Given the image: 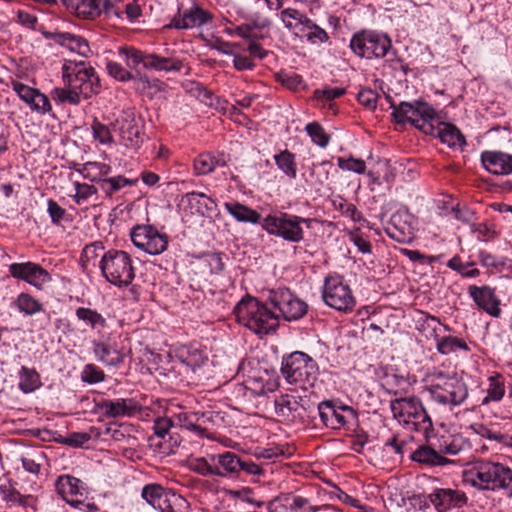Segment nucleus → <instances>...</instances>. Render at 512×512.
Returning a JSON list of instances; mask_svg holds the SVG:
<instances>
[{
  "mask_svg": "<svg viewBox=\"0 0 512 512\" xmlns=\"http://www.w3.org/2000/svg\"><path fill=\"white\" fill-rule=\"evenodd\" d=\"M92 134L93 138L98 141L100 144H111L113 142V137L109 128L103 123L99 122L97 119H94L92 126Z\"/></svg>",
  "mask_w": 512,
  "mask_h": 512,
  "instance_id": "69168bd1",
  "label": "nucleus"
},
{
  "mask_svg": "<svg viewBox=\"0 0 512 512\" xmlns=\"http://www.w3.org/2000/svg\"><path fill=\"white\" fill-rule=\"evenodd\" d=\"M425 390L433 401L443 406H459L468 397V387L457 373L433 372Z\"/></svg>",
  "mask_w": 512,
  "mask_h": 512,
  "instance_id": "f03ea898",
  "label": "nucleus"
},
{
  "mask_svg": "<svg viewBox=\"0 0 512 512\" xmlns=\"http://www.w3.org/2000/svg\"><path fill=\"white\" fill-rule=\"evenodd\" d=\"M97 410L109 418L132 416L139 411V406L133 399L118 398L102 400L96 404Z\"/></svg>",
  "mask_w": 512,
  "mask_h": 512,
  "instance_id": "393cba45",
  "label": "nucleus"
},
{
  "mask_svg": "<svg viewBox=\"0 0 512 512\" xmlns=\"http://www.w3.org/2000/svg\"><path fill=\"white\" fill-rule=\"evenodd\" d=\"M442 325L439 318L425 314L420 323V330L426 333L427 338H432L435 341L440 336L438 333L439 327Z\"/></svg>",
  "mask_w": 512,
  "mask_h": 512,
  "instance_id": "680f3d73",
  "label": "nucleus"
},
{
  "mask_svg": "<svg viewBox=\"0 0 512 512\" xmlns=\"http://www.w3.org/2000/svg\"><path fill=\"white\" fill-rule=\"evenodd\" d=\"M224 208L237 222L250 223L254 225L259 223L262 224L261 214L242 203L237 201L225 202Z\"/></svg>",
  "mask_w": 512,
  "mask_h": 512,
  "instance_id": "473e14b6",
  "label": "nucleus"
},
{
  "mask_svg": "<svg viewBox=\"0 0 512 512\" xmlns=\"http://www.w3.org/2000/svg\"><path fill=\"white\" fill-rule=\"evenodd\" d=\"M81 378L88 384L100 383L104 380V372L94 364H87L84 366L81 373Z\"/></svg>",
  "mask_w": 512,
  "mask_h": 512,
  "instance_id": "338daca9",
  "label": "nucleus"
},
{
  "mask_svg": "<svg viewBox=\"0 0 512 512\" xmlns=\"http://www.w3.org/2000/svg\"><path fill=\"white\" fill-rule=\"evenodd\" d=\"M442 143L447 144L451 148H463L466 140L461 131L454 125L444 123L439 120L435 121V133Z\"/></svg>",
  "mask_w": 512,
  "mask_h": 512,
  "instance_id": "c85d7f7f",
  "label": "nucleus"
},
{
  "mask_svg": "<svg viewBox=\"0 0 512 512\" xmlns=\"http://www.w3.org/2000/svg\"><path fill=\"white\" fill-rule=\"evenodd\" d=\"M435 342L436 350L442 355H450L458 350L469 351V346L466 341L456 336H439Z\"/></svg>",
  "mask_w": 512,
  "mask_h": 512,
  "instance_id": "79ce46f5",
  "label": "nucleus"
},
{
  "mask_svg": "<svg viewBox=\"0 0 512 512\" xmlns=\"http://www.w3.org/2000/svg\"><path fill=\"white\" fill-rule=\"evenodd\" d=\"M19 389L23 393H31L41 386L38 372L34 368L22 366L19 371Z\"/></svg>",
  "mask_w": 512,
  "mask_h": 512,
  "instance_id": "37998d69",
  "label": "nucleus"
},
{
  "mask_svg": "<svg viewBox=\"0 0 512 512\" xmlns=\"http://www.w3.org/2000/svg\"><path fill=\"white\" fill-rule=\"evenodd\" d=\"M106 69L108 74L117 81L127 82L134 79V74L129 72L118 62L112 60L107 61Z\"/></svg>",
  "mask_w": 512,
  "mask_h": 512,
  "instance_id": "e2e57ef3",
  "label": "nucleus"
},
{
  "mask_svg": "<svg viewBox=\"0 0 512 512\" xmlns=\"http://www.w3.org/2000/svg\"><path fill=\"white\" fill-rule=\"evenodd\" d=\"M131 240L140 250L150 254L158 255L167 249V236L160 234L150 225L136 226L131 231Z\"/></svg>",
  "mask_w": 512,
  "mask_h": 512,
  "instance_id": "2eb2a0df",
  "label": "nucleus"
},
{
  "mask_svg": "<svg viewBox=\"0 0 512 512\" xmlns=\"http://www.w3.org/2000/svg\"><path fill=\"white\" fill-rule=\"evenodd\" d=\"M468 293L479 308L493 317L500 316V300L495 294V289L487 285L481 287L471 285L468 288Z\"/></svg>",
  "mask_w": 512,
  "mask_h": 512,
  "instance_id": "4be33fe9",
  "label": "nucleus"
},
{
  "mask_svg": "<svg viewBox=\"0 0 512 512\" xmlns=\"http://www.w3.org/2000/svg\"><path fill=\"white\" fill-rule=\"evenodd\" d=\"M173 420L170 417H158L153 424V435L149 437V445L154 452L169 456L174 454L182 438L174 431Z\"/></svg>",
  "mask_w": 512,
  "mask_h": 512,
  "instance_id": "ddd939ff",
  "label": "nucleus"
},
{
  "mask_svg": "<svg viewBox=\"0 0 512 512\" xmlns=\"http://www.w3.org/2000/svg\"><path fill=\"white\" fill-rule=\"evenodd\" d=\"M103 277L117 287H126L135 278V269L130 255L122 250L111 249L105 252L100 261Z\"/></svg>",
  "mask_w": 512,
  "mask_h": 512,
  "instance_id": "6e6552de",
  "label": "nucleus"
},
{
  "mask_svg": "<svg viewBox=\"0 0 512 512\" xmlns=\"http://www.w3.org/2000/svg\"><path fill=\"white\" fill-rule=\"evenodd\" d=\"M346 93L345 88L338 87H324L323 89H317L314 91V98L323 104L324 107L329 110L336 112V104L333 102L334 99L343 96Z\"/></svg>",
  "mask_w": 512,
  "mask_h": 512,
  "instance_id": "de8ad7c7",
  "label": "nucleus"
},
{
  "mask_svg": "<svg viewBox=\"0 0 512 512\" xmlns=\"http://www.w3.org/2000/svg\"><path fill=\"white\" fill-rule=\"evenodd\" d=\"M402 217L400 213L393 214L385 231L391 239L399 243H409L414 238L413 227L407 221H402Z\"/></svg>",
  "mask_w": 512,
  "mask_h": 512,
  "instance_id": "c756f323",
  "label": "nucleus"
},
{
  "mask_svg": "<svg viewBox=\"0 0 512 512\" xmlns=\"http://www.w3.org/2000/svg\"><path fill=\"white\" fill-rule=\"evenodd\" d=\"M390 409L400 425L410 431L426 435L432 429V420L418 397L391 400Z\"/></svg>",
  "mask_w": 512,
  "mask_h": 512,
  "instance_id": "20e7f679",
  "label": "nucleus"
},
{
  "mask_svg": "<svg viewBox=\"0 0 512 512\" xmlns=\"http://www.w3.org/2000/svg\"><path fill=\"white\" fill-rule=\"evenodd\" d=\"M227 163L224 153L213 154L204 152L199 154L193 163L194 173L196 175H207L215 170L216 167H223Z\"/></svg>",
  "mask_w": 512,
  "mask_h": 512,
  "instance_id": "2f4dec72",
  "label": "nucleus"
},
{
  "mask_svg": "<svg viewBox=\"0 0 512 512\" xmlns=\"http://www.w3.org/2000/svg\"><path fill=\"white\" fill-rule=\"evenodd\" d=\"M378 97V93L370 88H363L357 94L358 102L369 110L376 108Z\"/></svg>",
  "mask_w": 512,
  "mask_h": 512,
  "instance_id": "774afa93",
  "label": "nucleus"
},
{
  "mask_svg": "<svg viewBox=\"0 0 512 512\" xmlns=\"http://www.w3.org/2000/svg\"><path fill=\"white\" fill-rule=\"evenodd\" d=\"M280 19L289 32L300 35V29L310 18L295 8H285L280 12Z\"/></svg>",
  "mask_w": 512,
  "mask_h": 512,
  "instance_id": "4c0bfd02",
  "label": "nucleus"
},
{
  "mask_svg": "<svg viewBox=\"0 0 512 512\" xmlns=\"http://www.w3.org/2000/svg\"><path fill=\"white\" fill-rule=\"evenodd\" d=\"M75 194L72 196L76 204L81 205L90 197L97 195V188L86 183H74Z\"/></svg>",
  "mask_w": 512,
  "mask_h": 512,
  "instance_id": "0e129e2a",
  "label": "nucleus"
},
{
  "mask_svg": "<svg viewBox=\"0 0 512 512\" xmlns=\"http://www.w3.org/2000/svg\"><path fill=\"white\" fill-rule=\"evenodd\" d=\"M237 321L250 331L263 337L276 331L279 326V315L266 304L254 297L243 298L235 307Z\"/></svg>",
  "mask_w": 512,
  "mask_h": 512,
  "instance_id": "f257e3e1",
  "label": "nucleus"
},
{
  "mask_svg": "<svg viewBox=\"0 0 512 512\" xmlns=\"http://www.w3.org/2000/svg\"><path fill=\"white\" fill-rule=\"evenodd\" d=\"M488 381L487 396L483 399V404L490 401H500L505 394V381L501 374L495 373L488 378Z\"/></svg>",
  "mask_w": 512,
  "mask_h": 512,
  "instance_id": "5fc2aeb1",
  "label": "nucleus"
},
{
  "mask_svg": "<svg viewBox=\"0 0 512 512\" xmlns=\"http://www.w3.org/2000/svg\"><path fill=\"white\" fill-rule=\"evenodd\" d=\"M300 34H304L306 40L313 45L323 44L329 40L328 33L311 19L305 22V26L300 29Z\"/></svg>",
  "mask_w": 512,
  "mask_h": 512,
  "instance_id": "8fccbe9b",
  "label": "nucleus"
},
{
  "mask_svg": "<svg viewBox=\"0 0 512 512\" xmlns=\"http://www.w3.org/2000/svg\"><path fill=\"white\" fill-rule=\"evenodd\" d=\"M484 168L495 175L512 173V155L501 151H484L481 154Z\"/></svg>",
  "mask_w": 512,
  "mask_h": 512,
  "instance_id": "a878e982",
  "label": "nucleus"
},
{
  "mask_svg": "<svg viewBox=\"0 0 512 512\" xmlns=\"http://www.w3.org/2000/svg\"><path fill=\"white\" fill-rule=\"evenodd\" d=\"M79 172L85 179L100 184L111 173V167L106 163L89 161L81 166Z\"/></svg>",
  "mask_w": 512,
  "mask_h": 512,
  "instance_id": "a19ab883",
  "label": "nucleus"
},
{
  "mask_svg": "<svg viewBox=\"0 0 512 512\" xmlns=\"http://www.w3.org/2000/svg\"><path fill=\"white\" fill-rule=\"evenodd\" d=\"M12 88L18 97L29 106L32 112L44 115L52 111L48 97L38 89L18 81L12 82Z\"/></svg>",
  "mask_w": 512,
  "mask_h": 512,
  "instance_id": "6ab92c4d",
  "label": "nucleus"
},
{
  "mask_svg": "<svg viewBox=\"0 0 512 512\" xmlns=\"http://www.w3.org/2000/svg\"><path fill=\"white\" fill-rule=\"evenodd\" d=\"M267 303L270 304L286 321H295L302 318L308 310V305L299 299L289 289L279 288L269 292Z\"/></svg>",
  "mask_w": 512,
  "mask_h": 512,
  "instance_id": "f8f14e48",
  "label": "nucleus"
},
{
  "mask_svg": "<svg viewBox=\"0 0 512 512\" xmlns=\"http://www.w3.org/2000/svg\"><path fill=\"white\" fill-rule=\"evenodd\" d=\"M57 493L67 502L71 500L70 496L83 495V487L81 481L70 475H61L55 483Z\"/></svg>",
  "mask_w": 512,
  "mask_h": 512,
  "instance_id": "e433bc0d",
  "label": "nucleus"
},
{
  "mask_svg": "<svg viewBox=\"0 0 512 512\" xmlns=\"http://www.w3.org/2000/svg\"><path fill=\"white\" fill-rule=\"evenodd\" d=\"M119 56L125 61L130 69H137L141 64L144 68L148 69L150 61V53H144L134 47H120L118 49Z\"/></svg>",
  "mask_w": 512,
  "mask_h": 512,
  "instance_id": "ea45409f",
  "label": "nucleus"
},
{
  "mask_svg": "<svg viewBox=\"0 0 512 512\" xmlns=\"http://www.w3.org/2000/svg\"><path fill=\"white\" fill-rule=\"evenodd\" d=\"M136 182L137 179H129L119 175L115 177H105L99 184V187L107 197H111L122 188L126 186H133Z\"/></svg>",
  "mask_w": 512,
  "mask_h": 512,
  "instance_id": "3c124183",
  "label": "nucleus"
},
{
  "mask_svg": "<svg viewBox=\"0 0 512 512\" xmlns=\"http://www.w3.org/2000/svg\"><path fill=\"white\" fill-rule=\"evenodd\" d=\"M313 507L308 498L288 493L270 501L269 512H314Z\"/></svg>",
  "mask_w": 512,
  "mask_h": 512,
  "instance_id": "5701e85b",
  "label": "nucleus"
},
{
  "mask_svg": "<svg viewBox=\"0 0 512 512\" xmlns=\"http://www.w3.org/2000/svg\"><path fill=\"white\" fill-rule=\"evenodd\" d=\"M275 163L279 170H281L290 179H295L297 176V168L295 155L289 150L285 149L280 153L274 155Z\"/></svg>",
  "mask_w": 512,
  "mask_h": 512,
  "instance_id": "09e8293b",
  "label": "nucleus"
},
{
  "mask_svg": "<svg viewBox=\"0 0 512 512\" xmlns=\"http://www.w3.org/2000/svg\"><path fill=\"white\" fill-rule=\"evenodd\" d=\"M337 164L341 170H346L357 174H365L366 172L365 161L362 159L354 158L352 156L348 158L338 157Z\"/></svg>",
  "mask_w": 512,
  "mask_h": 512,
  "instance_id": "052dcab7",
  "label": "nucleus"
},
{
  "mask_svg": "<svg viewBox=\"0 0 512 512\" xmlns=\"http://www.w3.org/2000/svg\"><path fill=\"white\" fill-rule=\"evenodd\" d=\"M9 273L13 278L22 280L37 290H43L52 281V276L46 269L31 261L10 264Z\"/></svg>",
  "mask_w": 512,
  "mask_h": 512,
  "instance_id": "f3484780",
  "label": "nucleus"
},
{
  "mask_svg": "<svg viewBox=\"0 0 512 512\" xmlns=\"http://www.w3.org/2000/svg\"><path fill=\"white\" fill-rule=\"evenodd\" d=\"M187 463L190 471L203 477L215 476V473H219L216 469L214 453L203 457H191Z\"/></svg>",
  "mask_w": 512,
  "mask_h": 512,
  "instance_id": "58836bf2",
  "label": "nucleus"
},
{
  "mask_svg": "<svg viewBox=\"0 0 512 512\" xmlns=\"http://www.w3.org/2000/svg\"><path fill=\"white\" fill-rule=\"evenodd\" d=\"M185 67V62L174 55L160 56L150 53L148 69L163 72H180Z\"/></svg>",
  "mask_w": 512,
  "mask_h": 512,
  "instance_id": "f704fd0d",
  "label": "nucleus"
},
{
  "mask_svg": "<svg viewBox=\"0 0 512 512\" xmlns=\"http://www.w3.org/2000/svg\"><path fill=\"white\" fill-rule=\"evenodd\" d=\"M411 459L415 462L428 466H444L452 463V461L445 458L441 453L437 452L429 446H419L411 454Z\"/></svg>",
  "mask_w": 512,
  "mask_h": 512,
  "instance_id": "c9c22d12",
  "label": "nucleus"
},
{
  "mask_svg": "<svg viewBox=\"0 0 512 512\" xmlns=\"http://www.w3.org/2000/svg\"><path fill=\"white\" fill-rule=\"evenodd\" d=\"M0 494L6 502L12 505H19L22 507H31L35 509L36 499L32 495H22L14 488L4 485L0 486Z\"/></svg>",
  "mask_w": 512,
  "mask_h": 512,
  "instance_id": "a18cd8bd",
  "label": "nucleus"
},
{
  "mask_svg": "<svg viewBox=\"0 0 512 512\" xmlns=\"http://www.w3.org/2000/svg\"><path fill=\"white\" fill-rule=\"evenodd\" d=\"M62 78L65 86L73 88L85 99L100 92V80L95 69L84 61L65 60Z\"/></svg>",
  "mask_w": 512,
  "mask_h": 512,
  "instance_id": "423d86ee",
  "label": "nucleus"
},
{
  "mask_svg": "<svg viewBox=\"0 0 512 512\" xmlns=\"http://www.w3.org/2000/svg\"><path fill=\"white\" fill-rule=\"evenodd\" d=\"M93 351L98 361L107 366H119L123 363V354L108 342H94Z\"/></svg>",
  "mask_w": 512,
  "mask_h": 512,
  "instance_id": "72a5a7b5",
  "label": "nucleus"
},
{
  "mask_svg": "<svg viewBox=\"0 0 512 512\" xmlns=\"http://www.w3.org/2000/svg\"><path fill=\"white\" fill-rule=\"evenodd\" d=\"M163 502L164 504H161L158 509L160 512H188L189 504L187 500L171 490H169Z\"/></svg>",
  "mask_w": 512,
  "mask_h": 512,
  "instance_id": "864d4df0",
  "label": "nucleus"
},
{
  "mask_svg": "<svg viewBox=\"0 0 512 512\" xmlns=\"http://www.w3.org/2000/svg\"><path fill=\"white\" fill-rule=\"evenodd\" d=\"M212 19L213 16L210 12L197 5H193L190 8L185 9L178 18H173L169 27L176 29H191L201 27L211 22Z\"/></svg>",
  "mask_w": 512,
  "mask_h": 512,
  "instance_id": "b1692460",
  "label": "nucleus"
},
{
  "mask_svg": "<svg viewBox=\"0 0 512 512\" xmlns=\"http://www.w3.org/2000/svg\"><path fill=\"white\" fill-rule=\"evenodd\" d=\"M305 131L314 144L322 148L328 146L330 142V136L318 122L308 123L305 127Z\"/></svg>",
  "mask_w": 512,
  "mask_h": 512,
  "instance_id": "4d7b16f0",
  "label": "nucleus"
},
{
  "mask_svg": "<svg viewBox=\"0 0 512 512\" xmlns=\"http://www.w3.org/2000/svg\"><path fill=\"white\" fill-rule=\"evenodd\" d=\"M322 298L329 307L343 312L352 311L356 304L351 288L338 274L325 278Z\"/></svg>",
  "mask_w": 512,
  "mask_h": 512,
  "instance_id": "9d476101",
  "label": "nucleus"
},
{
  "mask_svg": "<svg viewBox=\"0 0 512 512\" xmlns=\"http://www.w3.org/2000/svg\"><path fill=\"white\" fill-rule=\"evenodd\" d=\"M473 265V262H469L466 264L463 263L459 256L452 257L447 263V266L450 269L457 271L458 273L461 274V276L465 278H475L479 276L480 271L477 268L468 269V267H472Z\"/></svg>",
  "mask_w": 512,
  "mask_h": 512,
  "instance_id": "13d9d810",
  "label": "nucleus"
},
{
  "mask_svg": "<svg viewBox=\"0 0 512 512\" xmlns=\"http://www.w3.org/2000/svg\"><path fill=\"white\" fill-rule=\"evenodd\" d=\"M53 41L61 46L66 47L72 52H76L81 56L87 57L91 50L85 38L68 32H56L52 34Z\"/></svg>",
  "mask_w": 512,
  "mask_h": 512,
  "instance_id": "7c9ffc66",
  "label": "nucleus"
},
{
  "mask_svg": "<svg viewBox=\"0 0 512 512\" xmlns=\"http://www.w3.org/2000/svg\"><path fill=\"white\" fill-rule=\"evenodd\" d=\"M465 481L481 490L507 489L512 483V471L509 467L491 461L474 462L464 472Z\"/></svg>",
  "mask_w": 512,
  "mask_h": 512,
  "instance_id": "7ed1b4c3",
  "label": "nucleus"
},
{
  "mask_svg": "<svg viewBox=\"0 0 512 512\" xmlns=\"http://www.w3.org/2000/svg\"><path fill=\"white\" fill-rule=\"evenodd\" d=\"M392 116L400 124L411 123L425 134L435 133V121L437 113L434 108L426 102H401L398 106L391 104Z\"/></svg>",
  "mask_w": 512,
  "mask_h": 512,
  "instance_id": "0eeeda50",
  "label": "nucleus"
},
{
  "mask_svg": "<svg viewBox=\"0 0 512 512\" xmlns=\"http://www.w3.org/2000/svg\"><path fill=\"white\" fill-rule=\"evenodd\" d=\"M317 411L321 422L331 429H341L357 419V413L352 407L336 405L333 401L320 402Z\"/></svg>",
  "mask_w": 512,
  "mask_h": 512,
  "instance_id": "dca6fc26",
  "label": "nucleus"
},
{
  "mask_svg": "<svg viewBox=\"0 0 512 512\" xmlns=\"http://www.w3.org/2000/svg\"><path fill=\"white\" fill-rule=\"evenodd\" d=\"M114 129L120 137V143L128 149L137 151L145 141L143 120L132 109L122 111L115 121Z\"/></svg>",
  "mask_w": 512,
  "mask_h": 512,
  "instance_id": "9b49d317",
  "label": "nucleus"
},
{
  "mask_svg": "<svg viewBox=\"0 0 512 512\" xmlns=\"http://www.w3.org/2000/svg\"><path fill=\"white\" fill-rule=\"evenodd\" d=\"M76 316L91 329H103L106 327V319L96 310L79 307L76 309Z\"/></svg>",
  "mask_w": 512,
  "mask_h": 512,
  "instance_id": "603ef678",
  "label": "nucleus"
},
{
  "mask_svg": "<svg viewBox=\"0 0 512 512\" xmlns=\"http://www.w3.org/2000/svg\"><path fill=\"white\" fill-rule=\"evenodd\" d=\"M168 492L169 490L159 484H148L143 487L141 496L147 504L158 510L164 504L163 500Z\"/></svg>",
  "mask_w": 512,
  "mask_h": 512,
  "instance_id": "49530a36",
  "label": "nucleus"
},
{
  "mask_svg": "<svg viewBox=\"0 0 512 512\" xmlns=\"http://www.w3.org/2000/svg\"><path fill=\"white\" fill-rule=\"evenodd\" d=\"M281 373L289 384L306 390L316 382L319 375V367L316 361L308 354L295 351L283 357Z\"/></svg>",
  "mask_w": 512,
  "mask_h": 512,
  "instance_id": "39448f33",
  "label": "nucleus"
},
{
  "mask_svg": "<svg viewBox=\"0 0 512 512\" xmlns=\"http://www.w3.org/2000/svg\"><path fill=\"white\" fill-rule=\"evenodd\" d=\"M350 48L359 57L380 58L389 54L392 42L386 34L363 30L352 36Z\"/></svg>",
  "mask_w": 512,
  "mask_h": 512,
  "instance_id": "1a4fd4ad",
  "label": "nucleus"
},
{
  "mask_svg": "<svg viewBox=\"0 0 512 512\" xmlns=\"http://www.w3.org/2000/svg\"><path fill=\"white\" fill-rule=\"evenodd\" d=\"M275 414L286 422H296L303 419L306 411L304 399L295 394H281L274 399Z\"/></svg>",
  "mask_w": 512,
  "mask_h": 512,
  "instance_id": "a211bd4d",
  "label": "nucleus"
},
{
  "mask_svg": "<svg viewBox=\"0 0 512 512\" xmlns=\"http://www.w3.org/2000/svg\"><path fill=\"white\" fill-rule=\"evenodd\" d=\"M181 361L192 370L201 367L207 358L196 348L183 350L180 355Z\"/></svg>",
  "mask_w": 512,
  "mask_h": 512,
  "instance_id": "bf43d9fd",
  "label": "nucleus"
},
{
  "mask_svg": "<svg viewBox=\"0 0 512 512\" xmlns=\"http://www.w3.org/2000/svg\"><path fill=\"white\" fill-rule=\"evenodd\" d=\"M216 469L219 473H215L218 477H234L243 474V458L231 451L214 453Z\"/></svg>",
  "mask_w": 512,
  "mask_h": 512,
  "instance_id": "bb28decb",
  "label": "nucleus"
},
{
  "mask_svg": "<svg viewBox=\"0 0 512 512\" xmlns=\"http://www.w3.org/2000/svg\"><path fill=\"white\" fill-rule=\"evenodd\" d=\"M428 498L438 512L462 508L468 501L463 491L451 488H437L429 494Z\"/></svg>",
  "mask_w": 512,
  "mask_h": 512,
  "instance_id": "aec40b11",
  "label": "nucleus"
},
{
  "mask_svg": "<svg viewBox=\"0 0 512 512\" xmlns=\"http://www.w3.org/2000/svg\"><path fill=\"white\" fill-rule=\"evenodd\" d=\"M297 221V215L280 212L266 216L262 220V228L270 235L298 243L304 239V231Z\"/></svg>",
  "mask_w": 512,
  "mask_h": 512,
  "instance_id": "4468645a",
  "label": "nucleus"
},
{
  "mask_svg": "<svg viewBox=\"0 0 512 512\" xmlns=\"http://www.w3.org/2000/svg\"><path fill=\"white\" fill-rule=\"evenodd\" d=\"M14 306L18 309V311L26 316H33L41 311H43V305L32 295L22 292L20 293L15 301L13 302Z\"/></svg>",
  "mask_w": 512,
  "mask_h": 512,
  "instance_id": "c03bdc74",
  "label": "nucleus"
},
{
  "mask_svg": "<svg viewBox=\"0 0 512 512\" xmlns=\"http://www.w3.org/2000/svg\"><path fill=\"white\" fill-rule=\"evenodd\" d=\"M66 9L76 17L95 20L102 14L99 0H62Z\"/></svg>",
  "mask_w": 512,
  "mask_h": 512,
  "instance_id": "cd10ccee",
  "label": "nucleus"
},
{
  "mask_svg": "<svg viewBox=\"0 0 512 512\" xmlns=\"http://www.w3.org/2000/svg\"><path fill=\"white\" fill-rule=\"evenodd\" d=\"M52 98L58 103L70 105H78L81 101V95L68 86L53 89Z\"/></svg>",
  "mask_w": 512,
  "mask_h": 512,
  "instance_id": "6e6d98bb",
  "label": "nucleus"
},
{
  "mask_svg": "<svg viewBox=\"0 0 512 512\" xmlns=\"http://www.w3.org/2000/svg\"><path fill=\"white\" fill-rule=\"evenodd\" d=\"M213 417V412H204V413H187L180 412L174 416H172L174 428H182L187 431L193 432L198 437H206L207 428L205 424L208 421H211Z\"/></svg>",
  "mask_w": 512,
  "mask_h": 512,
  "instance_id": "412c9836",
  "label": "nucleus"
}]
</instances>
